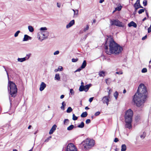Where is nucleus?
<instances>
[{"instance_id":"obj_16","label":"nucleus","mask_w":151,"mask_h":151,"mask_svg":"<svg viewBox=\"0 0 151 151\" xmlns=\"http://www.w3.org/2000/svg\"><path fill=\"white\" fill-rule=\"evenodd\" d=\"M32 39V37L27 35H24V38L23 39V41H27L29 40H30Z\"/></svg>"},{"instance_id":"obj_9","label":"nucleus","mask_w":151,"mask_h":151,"mask_svg":"<svg viewBox=\"0 0 151 151\" xmlns=\"http://www.w3.org/2000/svg\"><path fill=\"white\" fill-rule=\"evenodd\" d=\"M41 34L44 37L42 39L40 40L41 41H42L44 39L47 38V37L49 35V32L47 31L42 32H41Z\"/></svg>"},{"instance_id":"obj_33","label":"nucleus","mask_w":151,"mask_h":151,"mask_svg":"<svg viewBox=\"0 0 151 151\" xmlns=\"http://www.w3.org/2000/svg\"><path fill=\"white\" fill-rule=\"evenodd\" d=\"M114 97L115 98V99L116 100H117L118 96V92L117 91H116L114 93Z\"/></svg>"},{"instance_id":"obj_1","label":"nucleus","mask_w":151,"mask_h":151,"mask_svg":"<svg viewBox=\"0 0 151 151\" xmlns=\"http://www.w3.org/2000/svg\"><path fill=\"white\" fill-rule=\"evenodd\" d=\"M148 93L145 86L142 83L139 86L137 92L133 97V101L137 106L142 107L147 97Z\"/></svg>"},{"instance_id":"obj_14","label":"nucleus","mask_w":151,"mask_h":151,"mask_svg":"<svg viewBox=\"0 0 151 151\" xmlns=\"http://www.w3.org/2000/svg\"><path fill=\"white\" fill-rule=\"evenodd\" d=\"M56 127L57 126L56 125L54 124L50 131L49 134H52L54 132L55 130Z\"/></svg>"},{"instance_id":"obj_58","label":"nucleus","mask_w":151,"mask_h":151,"mask_svg":"<svg viewBox=\"0 0 151 151\" xmlns=\"http://www.w3.org/2000/svg\"><path fill=\"white\" fill-rule=\"evenodd\" d=\"M116 73L117 74H122L123 73L122 72H117Z\"/></svg>"},{"instance_id":"obj_26","label":"nucleus","mask_w":151,"mask_h":151,"mask_svg":"<svg viewBox=\"0 0 151 151\" xmlns=\"http://www.w3.org/2000/svg\"><path fill=\"white\" fill-rule=\"evenodd\" d=\"M84 90H85L84 86H83V85H81L79 87V91H84Z\"/></svg>"},{"instance_id":"obj_4","label":"nucleus","mask_w":151,"mask_h":151,"mask_svg":"<svg viewBox=\"0 0 151 151\" xmlns=\"http://www.w3.org/2000/svg\"><path fill=\"white\" fill-rule=\"evenodd\" d=\"M94 141L93 140L87 139L84 141L81 144L83 146V148L86 150L91 149L94 145Z\"/></svg>"},{"instance_id":"obj_31","label":"nucleus","mask_w":151,"mask_h":151,"mask_svg":"<svg viewBox=\"0 0 151 151\" xmlns=\"http://www.w3.org/2000/svg\"><path fill=\"white\" fill-rule=\"evenodd\" d=\"M73 110L70 107H69L67 109L66 112L67 113H69L72 111Z\"/></svg>"},{"instance_id":"obj_22","label":"nucleus","mask_w":151,"mask_h":151,"mask_svg":"<svg viewBox=\"0 0 151 151\" xmlns=\"http://www.w3.org/2000/svg\"><path fill=\"white\" fill-rule=\"evenodd\" d=\"M88 115V113L86 112H83L81 115V117L82 118H84L86 117Z\"/></svg>"},{"instance_id":"obj_52","label":"nucleus","mask_w":151,"mask_h":151,"mask_svg":"<svg viewBox=\"0 0 151 151\" xmlns=\"http://www.w3.org/2000/svg\"><path fill=\"white\" fill-rule=\"evenodd\" d=\"M119 141V139L118 138H115L114 140V142H117Z\"/></svg>"},{"instance_id":"obj_62","label":"nucleus","mask_w":151,"mask_h":151,"mask_svg":"<svg viewBox=\"0 0 151 151\" xmlns=\"http://www.w3.org/2000/svg\"><path fill=\"white\" fill-rule=\"evenodd\" d=\"M85 109H86V110L89 109V107H88V106H86L85 108Z\"/></svg>"},{"instance_id":"obj_24","label":"nucleus","mask_w":151,"mask_h":151,"mask_svg":"<svg viewBox=\"0 0 151 151\" xmlns=\"http://www.w3.org/2000/svg\"><path fill=\"white\" fill-rule=\"evenodd\" d=\"M84 126V124L83 122H81V123L79 124L78 126L77 127L78 128H83Z\"/></svg>"},{"instance_id":"obj_25","label":"nucleus","mask_w":151,"mask_h":151,"mask_svg":"<svg viewBox=\"0 0 151 151\" xmlns=\"http://www.w3.org/2000/svg\"><path fill=\"white\" fill-rule=\"evenodd\" d=\"M74 12V17H77L78 14V10H73Z\"/></svg>"},{"instance_id":"obj_41","label":"nucleus","mask_w":151,"mask_h":151,"mask_svg":"<svg viewBox=\"0 0 151 151\" xmlns=\"http://www.w3.org/2000/svg\"><path fill=\"white\" fill-rule=\"evenodd\" d=\"M147 70L146 68H143L142 70V73H145L147 72Z\"/></svg>"},{"instance_id":"obj_8","label":"nucleus","mask_w":151,"mask_h":151,"mask_svg":"<svg viewBox=\"0 0 151 151\" xmlns=\"http://www.w3.org/2000/svg\"><path fill=\"white\" fill-rule=\"evenodd\" d=\"M126 121L125 120V124L124 125L125 128H128L129 129H130L132 128V120Z\"/></svg>"},{"instance_id":"obj_44","label":"nucleus","mask_w":151,"mask_h":151,"mask_svg":"<svg viewBox=\"0 0 151 151\" xmlns=\"http://www.w3.org/2000/svg\"><path fill=\"white\" fill-rule=\"evenodd\" d=\"M47 29L46 27H42L40 28V30L41 31L46 30Z\"/></svg>"},{"instance_id":"obj_43","label":"nucleus","mask_w":151,"mask_h":151,"mask_svg":"<svg viewBox=\"0 0 151 151\" xmlns=\"http://www.w3.org/2000/svg\"><path fill=\"white\" fill-rule=\"evenodd\" d=\"M78 60V58H73L72 59V61L73 62H76Z\"/></svg>"},{"instance_id":"obj_49","label":"nucleus","mask_w":151,"mask_h":151,"mask_svg":"<svg viewBox=\"0 0 151 151\" xmlns=\"http://www.w3.org/2000/svg\"><path fill=\"white\" fill-rule=\"evenodd\" d=\"M151 32V26H150L148 29V32L149 33Z\"/></svg>"},{"instance_id":"obj_21","label":"nucleus","mask_w":151,"mask_h":151,"mask_svg":"<svg viewBox=\"0 0 151 151\" xmlns=\"http://www.w3.org/2000/svg\"><path fill=\"white\" fill-rule=\"evenodd\" d=\"M26 60V58L25 57L22 58H18L17 59V61L20 62H22Z\"/></svg>"},{"instance_id":"obj_29","label":"nucleus","mask_w":151,"mask_h":151,"mask_svg":"<svg viewBox=\"0 0 151 151\" xmlns=\"http://www.w3.org/2000/svg\"><path fill=\"white\" fill-rule=\"evenodd\" d=\"M74 127L73 125H71L67 128V129L68 131L71 130Z\"/></svg>"},{"instance_id":"obj_36","label":"nucleus","mask_w":151,"mask_h":151,"mask_svg":"<svg viewBox=\"0 0 151 151\" xmlns=\"http://www.w3.org/2000/svg\"><path fill=\"white\" fill-rule=\"evenodd\" d=\"M72 119L73 120H76L78 119V117L76 116L74 114H73V115Z\"/></svg>"},{"instance_id":"obj_20","label":"nucleus","mask_w":151,"mask_h":151,"mask_svg":"<svg viewBox=\"0 0 151 151\" xmlns=\"http://www.w3.org/2000/svg\"><path fill=\"white\" fill-rule=\"evenodd\" d=\"M86 64L87 63L86 61L85 60H84L81 66V68H82V69H83L84 68H85V67L86 65Z\"/></svg>"},{"instance_id":"obj_23","label":"nucleus","mask_w":151,"mask_h":151,"mask_svg":"<svg viewBox=\"0 0 151 151\" xmlns=\"http://www.w3.org/2000/svg\"><path fill=\"white\" fill-rule=\"evenodd\" d=\"M60 77L59 74H56L55 75V80H57L58 81L60 80Z\"/></svg>"},{"instance_id":"obj_53","label":"nucleus","mask_w":151,"mask_h":151,"mask_svg":"<svg viewBox=\"0 0 151 151\" xmlns=\"http://www.w3.org/2000/svg\"><path fill=\"white\" fill-rule=\"evenodd\" d=\"M93 97H91L89 99V101L90 102H91L93 100Z\"/></svg>"},{"instance_id":"obj_64","label":"nucleus","mask_w":151,"mask_h":151,"mask_svg":"<svg viewBox=\"0 0 151 151\" xmlns=\"http://www.w3.org/2000/svg\"><path fill=\"white\" fill-rule=\"evenodd\" d=\"M146 19V17H145L143 19H142V21H145V20Z\"/></svg>"},{"instance_id":"obj_13","label":"nucleus","mask_w":151,"mask_h":151,"mask_svg":"<svg viewBox=\"0 0 151 151\" xmlns=\"http://www.w3.org/2000/svg\"><path fill=\"white\" fill-rule=\"evenodd\" d=\"M46 87V84L43 82H42L40 87V90L41 91H42L44 90Z\"/></svg>"},{"instance_id":"obj_56","label":"nucleus","mask_w":151,"mask_h":151,"mask_svg":"<svg viewBox=\"0 0 151 151\" xmlns=\"http://www.w3.org/2000/svg\"><path fill=\"white\" fill-rule=\"evenodd\" d=\"M88 34L85 35L84 37V38H83V39L84 40H86V38H87V37L88 36Z\"/></svg>"},{"instance_id":"obj_46","label":"nucleus","mask_w":151,"mask_h":151,"mask_svg":"<svg viewBox=\"0 0 151 151\" xmlns=\"http://www.w3.org/2000/svg\"><path fill=\"white\" fill-rule=\"evenodd\" d=\"M86 124H88L91 122V120L89 119H87L86 120Z\"/></svg>"},{"instance_id":"obj_40","label":"nucleus","mask_w":151,"mask_h":151,"mask_svg":"<svg viewBox=\"0 0 151 151\" xmlns=\"http://www.w3.org/2000/svg\"><path fill=\"white\" fill-rule=\"evenodd\" d=\"M51 137H52L51 136H50L48 137H47V138L45 140V142H48L50 139L51 138Z\"/></svg>"},{"instance_id":"obj_32","label":"nucleus","mask_w":151,"mask_h":151,"mask_svg":"<svg viewBox=\"0 0 151 151\" xmlns=\"http://www.w3.org/2000/svg\"><path fill=\"white\" fill-rule=\"evenodd\" d=\"M69 122V120L68 119H65L63 121V123L64 124H68Z\"/></svg>"},{"instance_id":"obj_59","label":"nucleus","mask_w":151,"mask_h":151,"mask_svg":"<svg viewBox=\"0 0 151 151\" xmlns=\"http://www.w3.org/2000/svg\"><path fill=\"white\" fill-rule=\"evenodd\" d=\"M104 1V0H100L99 1V3H102Z\"/></svg>"},{"instance_id":"obj_12","label":"nucleus","mask_w":151,"mask_h":151,"mask_svg":"<svg viewBox=\"0 0 151 151\" xmlns=\"http://www.w3.org/2000/svg\"><path fill=\"white\" fill-rule=\"evenodd\" d=\"M75 24V21L74 20H72L67 25L66 28H68L72 26Z\"/></svg>"},{"instance_id":"obj_19","label":"nucleus","mask_w":151,"mask_h":151,"mask_svg":"<svg viewBox=\"0 0 151 151\" xmlns=\"http://www.w3.org/2000/svg\"><path fill=\"white\" fill-rule=\"evenodd\" d=\"M127 149L126 145L125 144H123L122 145L121 151H125Z\"/></svg>"},{"instance_id":"obj_11","label":"nucleus","mask_w":151,"mask_h":151,"mask_svg":"<svg viewBox=\"0 0 151 151\" xmlns=\"http://www.w3.org/2000/svg\"><path fill=\"white\" fill-rule=\"evenodd\" d=\"M140 0H137L136 2L134 5V7L135 9H137L139 8H143L140 4Z\"/></svg>"},{"instance_id":"obj_45","label":"nucleus","mask_w":151,"mask_h":151,"mask_svg":"<svg viewBox=\"0 0 151 151\" xmlns=\"http://www.w3.org/2000/svg\"><path fill=\"white\" fill-rule=\"evenodd\" d=\"M82 69V68H81V67H80L78 68L76 70H75L74 72L75 73L77 72H79Z\"/></svg>"},{"instance_id":"obj_55","label":"nucleus","mask_w":151,"mask_h":151,"mask_svg":"<svg viewBox=\"0 0 151 151\" xmlns=\"http://www.w3.org/2000/svg\"><path fill=\"white\" fill-rule=\"evenodd\" d=\"M147 37V36L145 35L144 37H143L142 38V40H145Z\"/></svg>"},{"instance_id":"obj_28","label":"nucleus","mask_w":151,"mask_h":151,"mask_svg":"<svg viewBox=\"0 0 151 151\" xmlns=\"http://www.w3.org/2000/svg\"><path fill=\"white\" fill-rule=\"evenodd\" d=\"M28 29L29 31L30 32H32L34 30L33 28L31 26H28Z\"/></svg>"},{"instance_id":"obj_6","label":"nucleus","mask_w":151,"mask_h":151,"mask_svg":"<svg viewBox=\"0 0 151 151\" xmlns=\"http://www.w3.org/2000/svg\"><path fill=\"white\" fill-rule=\"evenodd\" d=\"M110 23L111 25H116L119 27H124V24L118 20H111Z\"/></svg>"},{"instance_id":"obj_30","label":"nucleus","mask_w":151,"mask_h":151,"mask_svg":"<svg viewBox=\"0 0 151 151\" xmlns=\"http://www.w3.org/2000/svg\"><path fill=\"white\" fill-rule=\"evenodd\" d=\"M62 106L61 107V109L64 110L65 109V106L66 105V104H65V102L63 101L62 102Z\"/></svg>"},{"instance_id":"obj_27","label":"nucleus","mask_w":151,"mask_h":151,"mask_svg":"<svg viewBox=\"0 0 151 151\" xmlns=\"http://www.w3.org/2000/svg\"><path fill=\"white\" fill-rule=\"evenodd\" d=\"M117 7L115 8V9H121L122 6L120 4H117Z\"/></svg>"},{"instance_id":"obj_61","label":"nucleus","mask_w":151,"mask_h":151,"mask_svg":"<svg viewBox=\"0 0 151 151\" xmlns=\"http://www.w3.org/2000/svg\"><path fill=\"white\" fill-rule=\"evenodd\" d=\"M64 95H61V96H60V98L61 99H63V98H64Z\"/></svg>"},{"instance_id":"obj_50","label":"nucleus","mask_w":151,"mask_h":151,"mask_svg":"<svg viewBox=\"0 0 151 151\" xmlns=\"http://www.w3.org/2000/svg\"><path fill=\"white\" fill-rule=\"evenodd\" d=\"M59 53V51L58 50L56 51L53 54L54 55H56L58 54Z\"/></svg>"},{"instance_id":"obj_2","label":"nucleus","mask_w":151,"mask_h":151,"mask_svg":"<svg viewBox=\"0 0 151 151\" xmlns=\"http://www.w3.org/2000/svg\"><path fill=\"white\" fill-rule=\"evenodd\" d=\"M107 37L104 46L106 53L110 55L120 53L123 50L122 47L115 42L111 36H107Z\"/></svg>"},{"instance_id":"obj_37","label":"nucleus","mask_w":151,"mask_h":151,"mask_svg":"<svg viewBox=\"0 0 151 151\" xmlns=\"http://www.w3.org/2000/svg\"><path fill=\"white\" fill-rule=\"evenodd\" d=\"M20 32V31L19 30L17 31V32H16L15 33L14 36L15 37H16L18 36Z\"/></svg>"},{"instance_id":"obj_10","label":"nucleus","mask_w":151,"mask_h":151,"mask_svg":"<svg viewBox=\"0 0 151 151\" xmlns=\"http://www.w3.org/2000/svg\"><path fill=\"white\" fill-rule=\"evenodd\" d=\"M109 98L108 96H105L103 97L102 99L103 103L104 104H106L107 106H108L109 101Z\"/></svg>"},{"instance_id":"obj_63","label":"nucleus","mask_w":151,"mask_h":151,"mask_svg":"<svg viewBox=\"0 0 151 151\" xmlns=\"http://www.w3.org/2000/svg\"><path fill=\"white\" fill-rule=\"evenodd\" d=\"M126 92V91L125 89H124L123 91V93H125Z\"/></svg>"},{"instance_id":"obj_42","label":"nucleus","mask_w":151,"mask_h":151,"mask_svg":"<svg viewBox=\"0 0 151 151\" xmlns=\"http://www.w3.org/2000/svg\"><path fill=\"white\" fill-rule=\"evenodd\" d=\"M70 93L71 95H73L74 94V92L73 89H71L70 90Z\"/></svg>"},{"instance_id":"obj_51","label":"nucleus","mask_w":151,"mask_h":151,"mask_svg":"<svg viewBox=\"0 0 151 151\" xmlns=\"http://www.w3.org/2000/svg\"><path fill=\"white\" fill-rule=\"evenodd\" d=\"M145 10H139V11L138 12L139 14H140L144 12Z\"/></svg>"},{"instance_id":"obj_38","label":"nucleus","mask_w":151,"mask_h":151,"mask_svg":"<svg viewBox=\"0 0 151 151\" xmlns=\"http://www.w3.org/2000/svg\"><path fill=\"white\" fill-rule=\"evenodd\" d=\"M31 55V54L30 53L27 55V57H25V58H26V60H28L29 58Z\"/></svg>"},{"instance_id":"obj_60","label":"nucleus","mask_w":151,"mask_h":151,"mask_svg":"<svg viewBox=\"0 0 151 151\" xmlns=\"http://www.w3.org/2000/svg\"><path fill=\"white\" fill-rule=\"evenodd\" d=\"M110 90H109V92H108V97H109V95L111 93L110 92Z\"/></svg>"},{"instance_id":"obj_47","label":"nucleus","mask_w":151,"mask_h":151,"mask_svg":"<svg viewBox=\"0 0 151 151\" xmlns=\"http://www.w3.org/2000/svg\"><path fill=\"white\" fill-rule=\"evenodd\" d=\"M58 69L59 70V71H62L63 70V68L62 66H59L58 68Z\"/></svg>"},{"instance_id":"obj_39","label":"nucleus","mask_w":151,"mask_h":151,"mask_svg":"<svg viewBox=\"0 0 151 151\" xmlns=\"http://www.w3.org/2000/svg\"><path fill=\"white\" fill-rule=\"evenodd\" d=\"M143 4L144 6H146L147 4V1L146 0H144L143 2Z\"/></svg>"},{"instance_id":"obj_17","label":"nucleus","mask_w":151,"mask_h":151,"mask_svg":"<svg viewBox=\"0 0 151 151\" xmlns=\"http://www.w3.org/2000/svg\"><path fill=\"white\" fill-rule=\"evenodd\" d=\"M91 84H87L84 86L85 90L84 91L87 92L89 88L91 86Z\"/></svg>"},{"instance_id":"obj_7","label":"nucleus","mask_w":151,"mask_h":151,"mask_svg":"<svg viewBox=\"0 0 151 151\" xmlns=\"http://www.w3.org/2000/svg\"><path fill=\"white\" fill-rule=\"evenodd\" d=\"M66 151H77V150L73 144L70 143L67 146Z\"/></svg>"},{"instance_id":"obj_48","label":"nucleus","mask_w":151,"mask_h":151,"mask_svg":"<svg viewBox=\"0 0 151 151\" xmlns=\"http://www.w3.org/2000/svg\"><path fill=\"white\" fill-rule=\"evenodd\" d=\"M100 114V112L99 111H97L95 113V115L97 116L99 115Z\"/></svg>"},{"instance_id":"obj_3","label":"nucleus","mask_w":151,"mask_h":151,"mask_svg":"<svg viewBox=\"0 0 151 151\" xmlns=\"http://www.w3.org/2000/svg\"><path fill=\"white\" fill-rule=\"evenodd\" d=\"M8 89L11 97H15L17 92L16 84L13 82L9 81Z\"/></svg>"},{"instance_id":"obj_57","label":"nucleus","mask_w":151,"mask_h":151,"mask_svg":"<svg viewBox=\"0 0 151 151\" xmlns=\"http://www.w3.org/2000/svg\"><path fill=\"white\" fill-rule=\"evenodd\" d=\"M146 11V14L147 15V17H149V14H148V12H147V10H145Z\"/></svg>"},{"instance_id":"obj_54","label":"nucleus","mask_w":151,"mask_h":151,"mask_svg":"<svg viewBox=\"0 0 151 151\" xmlns=\"http://www.w3.org/2000/svg\"><path fill=\"white\" fill-rule=\"evenodd\" d=\"M57 5L58 7L59 8H60L61 6V4L60 3H57Z\"/></svg>"},{"instance_id":"obj_18","label":"nucleus","mask_w":151,"mask_h":151,"mask_svg":"<svg viewBox=\"0 0 151 151\" xmlns=\"http://www.w3.org/2000/svg\"><path fill=\"white\" fill-rule=\"evenodd\" d=\"M99 75L100 77H104L105 76V72L103 71H101L99 72Z\"/></svg>"},{"instance_id":"obj_5","label":"nucleus","mask_w":151,"mask_h":151,"mask_svg":"<svg viewBox=\"0 0 151 151\" xmlns=\"http://www.w3.org/2000/svg\"><path fill=\"white\" fill-rule=\"evenodd\" d=\"M133 115V111L131 109H129L126 112L124 116L125 120H132Z\"/></svg>"},{"instance_id":"obj_35","label":"nucleus","mask_w":151,"mask_h":151,"mask_svg":"<svg viewBox=\"0 0 151 151\" xmlns=\"http://www.w3.org/2000/svg\"><path fill=\"white\" fill-rule=\"evenodd\" d=\"M89 29V26L88 25H87L86 27H84L83 29V31L86 32L87 30H88Z\"/></svg>"},{"instance_id":"obj_34","label":"nucleus","mask_w":151,"mask_h":151,"mask_svg":"<svg viewBox=\"0 0 151 151\" xmlns=\"http://www.w3.org/2000/svg\"><path fill=\"white\" fill-rule=\"evenodd\" d=\"M146 133L143 132L142 134L140 135V137L142 139H143L146 136Z\"/></svg>"},{"instance_id":"obj_15","label":"nucleus","mask_w":151,"mask_h":151,"mask_svg":"<svg viewBox=\"0 0 151 151\" xmlns=\"http://www.w3.org/2000/svg\"><path fill=\"white\" fill-rule=\"evenodd\" d=\"M128 26L129 27L133 26L135 28L137 27V25L133 21H132L129 23L128 24Z\"/></svg>"}]
</instances>
